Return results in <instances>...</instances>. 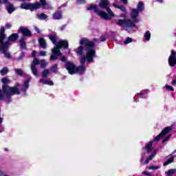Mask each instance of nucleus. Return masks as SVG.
<instances>
[{"instance_id":"nucleus-50","label":"nucleus","mask_w":176,"mask_h":176,"mask_svg":"<svg viewBox=\"0 0 176 176\" xmlns=\"http://www.w3.org/2000/svg\"><path fill=\"white\" fill-rule=\"evenodd\" d=\"M124 5H127V0H120Z\"/></svg>"},{"instance_id":"nucleus-12","label":"nucleus","mask_w":176,"mask_h":176,"mask_svg":"<svg viewBox=\"0 0 176 176\" xmlns=\"http://www.w3.org/2000/svg\"><path fill=\"white\" fill-rule=\"evenodd\" d=\"M32 78L31 76H27L24 84L21 86V91H24V93L27 91V89L30 87V80H31Z\"/></svg>"},{"instance_id":"nucleus-42","label":"nucleus","mask_w":176,"mask_h":176,"mask_svg":"<svg viewBox=\"0 0 176 176\" xmlns=\"http://www.w3.org/2000/svg\"><path fill=\"white\" fill-rule=\"evenodd\" d=\"M39 54L41 57H45L46 56V51H40Z\"/></svg>"},{"instance_id":"nucleus-24","label":"nucleus","mask_w":176,"mask_h":176,"mask_svg":"<svg viewBox=\"0 0 176 176\" xmlns=\"http://www.w3.org/2000/svg\"><path fill=\"white\" fill-rule=\"evenodd\" d=\"M151 40V32L149 30H147L144 34V38L143 41H146V42H148V41Z\"/></svg>"},{"instance_id":"nucleus-51","label":"nucleus","mask_w":176,"mask_h":176,"mask_svg":"<svg viewBox=\"0 0 176 176\" xmlns=\"http://www.w3.org/2000/svg\"><path fill=\"white\" fill-rule=\"evenodd\" d=\"M171 85H173V86H176V80H173L171 82Z\"/></svg>"},{"instance_id":"nucleus-47","label":"nucleus","mask_w":176,"mask_h":176,"mask_svg":"<svg viewBox=\"0 0 176 176\" xmlns=\"http://www.w3.org/2000/svg\"><path fill=\"white\" fill-rule=\"evenodd\" d=\"M60 61H63V63H65V61H67V57L62 56V58H60Z\"/></svg>"},{"instance_id":"nucleus-27","label":"nucleus","mask_w":176,"mask_h":176,"mask_svg":"<svg viewBox=\"0 0 176 176\" xmlns=\"http://www.w3.org/2000/svg\"><path fill=\"white\" fill-rule=\"evenodd\" d=\"M31 71L34 76H38V68H36V66L31 65Z\"/></svg>"},{"instance_id":"nucleus-48","label":"nucleus","mask_w":176,"mask_h":176,"mask_svg":"<svg viewBox=\"0 0 176 176\" xmlns=\"http://www.w3.org/2000/svg\"><path fill=\"white\" fill-rule=\"evenodd\" d=\"M24 58V54H21V56L18 58V60H23Z\"/></svg>"},{"instance_id":"nucleus-4","label":"nucleus","mask_w":176,"mask_h":176,"mask_svg":"<svg viewBox=\"0 0 176 176\" xmlns=\"http://www.w3.org/2000/svg\"><path fill=\"white\" fill-rule=\"evenodd\" d=\"M19 86L20 84H16L14 87L3 85L2 91L0 89V101H7L8 104H10L12 102V96L20 95Z\"/></svg>"},{"instance_id":"nucleus-38","label":"nucleus","mask_w":176,"mask_h":176,"mask_svg":"<svg viewBox=\"0 0 176 176\" xmlns=\"http://www.w3.org/2000/svg\"><path fill=\"white\" fill-rule=\"evenodd\" d=\"M165 87H166V90H168V91H174V87H173L168 85H166Z\"/></svg>"},{"instance_id":"nucleus-5","label":"nucleus","mask_w":176,"mask_h":176,"mask_svg":"<svg viewBox=\"0 0 176 176\" xmlns=\"http://www.w3.org/2000/svg\"><path fill=\"white\" fill-rule=\"evenodd\" d=\"M5 38H6V34H5V28L1 27L0 29V50L6 58H10L12 56L10 53L7 52L10 44L9 42H3V41H5Z\"/></svg>"},{"instance_id":"nucleus-53","label":"nucleus","mask_w":176,"mask_h":176,"mask_svg":"<svg viewBox=\"0 0 176 176\" xmlns=\"http://www.w3.org/2000/svg\"><path fill=\"white\" fill-rule=\"evenodd\" d=\"M159 3H163V0H157Z\"/></svg>"},{"instance_id":"nucleus-25","label":"nucleus","mask_w":176,"mask_h":176,"mask_svg":"<svg viewBox=\"0 0 176 176\" xmlns=\"http://www.w3.org/2000/svg\"><path fill=\"white\" fill-rule=\"evenodd\" d=\"M49 75H50V71L48 69H45L41 72V76L44 79H46Z\"/></svg>"},{"instance_id":"nucleus-20","label":"nucleus","mask_w":176,"mask_h":176,"mask_svg":"<svg viewBox=\"0 0 176 176\" xmlns=\"http://www.w3.org/2000/svg\"><path fill=\"white\" fill-rule=\"evenodd\" d=\"M18 38L19 34L13 33L8 37V41L6 42H8V43L10 45V42H15V41H17Z\"/></svg>"},{"instance_id":"nucleus-55","label":"nucleus","mask_w":176,"mask_h":176,"mask_svg":"<svg viewBox=\"0 0 176 176\" xmlns=\"http://www.w3.org/2000/svg\"><path fill=\"white\" fill-rule=\"evenodd\" d=\"M173 153H176V149L173 151Z\"/></svg>"},{"instance_id":"nucleus-45","label":"nucleus","mask_w":176,"mask_h":176,"mask_svg":"<svg viewBox=\"0 0 176 176\" xmlns=\"http://www.w3.org/2000/svg\"><path fill=\"white\" fill-rule=\"evenodd\" d=\"M34 30L36 31V32H37L38 34H41V30H39V28L36 26H34Z\"/></svg>"},{"instance_id":"nucleus-29","label":"nucleus","mask_w":176,"mask_h":176,"mask_svg":"<svg viewBox=\"0 0 176 176\" xmlns=\"http://www.w3.org/2000/svg\"><path fill=\"white\" fill-rule=\"evenodd\" d=\"M37 17L39 20H46L47 15L44 13L37 14Z\"/></svg>"},{"instance_id":"nucleus-11","label":"nucleus","mask_w":176,"mask_h":176,"mask_svg":"<svg viewBox=\"0 0 176 176\" xmlns=\"http://www.w3.org/2000/svg\"><path fill=\"white\" fill-rule=\"evenodd\" d=\"M112 5H113V8L119 9L120 10H121V12H122V13H124V14L120 16V17H124V18L127 17V15L126 14V13H127V10L124 7V6H119L115 3H113Z\"/></svg>"},{"instance_id":"nucleus-10","label":"nucleus","mask_w":176,"mask_h":176,"mask_svg":"<svg viewBox=\"0 0 176 176\" xmlns=\"http://www.w3.org/2000/svg\"><path fill=\"white\" fill-rule=\"evenodd\" d=\"M168 64L170 67H175L176 65V52L173 50H171L170 56L168 58Z\"/></svg>"},{"instance_id":"nucleus-2","label":"nucleus","mask_w":176,"mask_h":176,"mask_svg":"<svg viewBox=\"0 0 176 176\" xmlns=\"http://www.w3.org/2000/svg\"><path fill=\"white\" fill-rule=\"evenodd\" d=\"M173 130V125L166 127L157 137H155L153 141H151L145 144L144 147L142 148V155L140 158V163L142 165L149 164V162L153 160L156 155H157V151L153 149V142H157L160 138H163L164 135H166L170 131Z\"/></svg>"},{"instance_id":"nucleus-18","label":"nucleus","mask_w":176,"mask_h":176,"mask_svg":"<svg viewBox=\"0 0 176 176\" xmlns=\"http://www.w3.org/2000/svg\"><path fill=\"white\" fill-rule=\"evenodd\" d=\"M38 42L40 45V47H41V49H47V43H46V40H45V38H39L38 39Z\"/></svg>"},{"instance_id":"nucleus-3","label":"nucleus","mask_w":176,"mask_h":176,"mask_svg":"<svg viewBox=\"0 0 176 176\" xmlns=\"http://www.w3.org/2000/svg\"><path fill=\"white\" fill-rule=\"evenodd\" d=\"M140 12L135 8H133L131 12V19H116L115 23L124 30H127V28H133L135 27L137 23H140Z\"/></svg>"},{"instance_id":"nucleus-46","label":"nucleus","mask_w":176,"mask_h":176,"mask_svg":"<svg viewBox=\"0 0 176 176\" xmlns=\"http://www.w3.org/2000/svg\"><path fill=\"white\" fill-rule=\"evenodd\" d=\"M11 28H12V24H10V23H7V24L6 25V28H7V30L10 29Z\"/></svg>"},{"instance_id":"nucleus-14","label":"nucleus","mask_w":176,"mask_h":176,"mask_svg":"<svg viewBox=\"0 0 176 176\" xmlns=\"http://www.w3.org/2000/svg\"><path fill=\"white\" fill-rule=\"evenodd\" d=\"M19 32L23 34L24 36H31L32 35L31 31L28 28L23 26L19 28Z\"/></svg>"},{"instance_id":"nucleus-15","label":"nucleus","mask_w":176,"mask_h":176,"mask_svg":"<svg viewBox=\"0 0 176 176\" xmlns=\"http://www.w3.org/2000/svg\"><path fill=\"white\" fill-rule=\"evenodd\" d=\"M110 2L108 0H100V3H99V6L100 8H101L102 9H106V10L107 9L109 8V5H110Z\"/></svg>"},{"instance_id":"nucleus-33","label":"nucleus","mask_w":176,"mask_h":176,"mask_svg":"<svg viewBox=\"0 0 176 176\" xmlns=\"http://www.w3.org/2000/svg\"><path fill=\"white\" fill-rule=\"evenodd\" d=\"M0 72H1V75L3 76L6 75V74H8V72H9V69H8V67H3L1 70Z\"/></svg>"},{"instance_id":"nucleus-35","label":"nucleus","mask_w":176,"mask_h":176,"mask_svg":"<svg viewBox=\"0 0 176 176\" xmlns=\"http://www.w3.org/2000/svg\"><path fill=\"white\" fill-rule=\"evenodd\" d=\"M41 62H39V60H38L37 58H34L33 60V64H31V65H34V67H36V65H39Z\"/></svg>"},{"instance_id":"nucleus-6","label":"nucleus","mask_w":176,"mask_h":176,"mask_svg":"<svg viewBox=\"0 0 176 176\" xmlns=\"http://www.w3.org/2000/svg\"><path fill=\"white\" fill-rule=\"evenodd\" d=\"M87 10H94V13H96L98 16L107 21L111 20L112 17L115 16V14H113V12H112L111 8H109L107 9V14L105 11H100L97 8V6L94 4H91L89 7H87Z\"/></svg>"},{"instance_id":"nucleus-56","label":"nucleus","mask_w":176,"mask_h":176,"mask_svg":"<svg viewBox=\"0 0 176 176\" xmlns=\"http://www.w3.org/2000/svg\"><path fill=\"white\" fill-rule=\"evenodd\" d=\"M5 149V151H8V148H4Z\"/></svg>"},{"instance_id":"nucleus-16","label":"nucleus","mask_w":176,"mask_h":176,"mask_svg":"<svg viewBox=\"0 0 176 176\" xmlns=\"http://www.w3.org/2000/svg\"><path fill=\"white\" fill-rule=\"evenodd\" d=\"M47 36L51 42H52V43L56 45V47H57L56 43L57 39H58L57 37V34L56 32H53V34H49Z\"/></svg>"},{"instance_id":"nucleus-40","label":"nucleus","mask_w":176,"mask_h":176,"mask_svg":"<svg viewBox=\"0 0 176 176\" xmlns=\"http://www.w3.org/2000/svg\"><path fill=\"white\" fill-rule=\"evenodd\" d=\"M0 176H9L7 172H5L0 169Z\"/></svg>"},{"instance_id":"nucleus-28","label":"nucleus","mask_w":176,"mask_h":176,"mask_svg":"<svg viewBox=\"0 0 176 176\" xmlns=\"http://www.w3.org/2000/svg\"><path fill=\"white\" fill-rule=\"evenodd\" d=\"M176 169H169L166 172V176H175Z\"/></svg>"},{"instance_id":"nucleus-17","label":"nucleus","mask_w":176,"mask_h":176,"mask_svg":"<svg viewBox=\"0 0 176 176\" xmlns=\"http://www.w3.org/2000/svg\"><path fill=\"white\" fill-rule=\"evenodd\" d=\"M105 41H107V38L105 37V36L102 35L100 36V38H94V41H89V42H92V43H94L93 49H94V45H96V43H97V44L101 43V42H105Z\"/></svg>"},{"instance_id":"nucleus-44","label":"nucleus","mask_w":176,"mask_h":176,"mask_svg":"<svg viewBox=\"0 0 176 176\" xmlns=\"http://www.w3.org/2000/svg\"><path fill=\"white\" fill-rule=\"evenodd\" d=\"M1 82H3L5 84L9 83V80L7 78H2Z\"/></svg>"},{"instance_id":"nucleus-34","label":"nucleus","mask_w":176,"mask_h":176,"mask_svg":"<svg viewBox=\"0 0 176 176\" xmlns=\"http://www.w3.org/2000/svg\"><path fill=\"white\" fill-rule=\"evenodd\" d=\"M40 64L41 68H46V67L47 66V63H46V60H40Z\"/></svg>"},{"instance_id":"nucleus-9","label":"nucleus","mask_w":176,"mask_h":176,"mask_svg":"<svg viewBox=\"0 0 176 176\" xmlns=\"http://www.w3.org/2000/svg\"><path fill=\"white\" fill-rule=\"evenodd\" d=\"M65 68L68 71L70 75H74L76 74V66L72 62L67 61L65 63Z\"/></svg>"},{"instance_id":"nucleus-21","label":"nucleus","mask_w":176,"mask_h":176,"mask_svg":"<svg viewBox=\"0 0 176 176\" xmlns=\"http://www.w3.org/2000/svg\"><path fill=\"white\" fill-rule=\"evenodd\" d=\"M145 9V5L144 4V2L139 1L137 6L136 10L139 11L140 13H142Z\"/></svg>"},{"instance_id":"nucleus-26","label":"nucleus","mask_w":176,"mask_h":176,"mask_svg":"<svg viewBox=\"0 0 176 176\" xmlns=\"http://www.w3.org/2000/svg\"><path fill=\"white\" fill-rule=\"evenodd\" d=\"M58 64L56 63L54 65H52L50 68V70L52 71V72H53L54 74H57V72H58Z\"/></svg>"},{"instance_id":"nucleus-22","label":"nucleus","mask_w":176,"mask_h":176,"mask_svg":"<svg viewBox=\"0 0 176 176\" xmlns=\"http://www.w3.org/2000/svg\"><path fill=\"white\" fill-rule=\"evenodd\" d=\"M39 83H42L43 85H48L49 86H53L54 82L52 81V80H45L43 78H41L39 80Z\"/></svg>"},{"instance_id":"nucleus-7","label":"nucleus","mask_w":176,"mask_h":176,"mask_svg":"<svg viewBox=\"0 0 176 176\" xmlns=\"http://www.w3.org/2000/svg\"><path fill=\"white\" fill-rule=\"evenodd\" d=\"M68 41L60 40L56 43V47L52 50V54L50 56V60H57L59 56H63V53L60 51V49H68Z\"/></svg>"},{"instance_id":"nucleus-32","label":"nucleus","mask_w":176,"mask_h":176,"mask_svg":"<svg viewBox=\"0 0 176 176\" xmlns=\"http://www.w3.org/2000/svg\"><path fill=\"white\" fill-rule=\"evenodd\" d=\"M14 72L16 75H19V76H23L24 75V72H23V70L21 69H15Z\"/></svg>"},{"instance_id":"nucleus-43","label":"nucleus","mask_w":176,"mask_h":176,"mask_svg":"<svg viewBox=\"0 0 176 176\" xmlns=\"http://www.w3.org/2000/svg\"><path fill=\"white\" fill-rule=\"evenodd\" d=\"M77 3L82 5V3H86V0H77Z\"/></svg>"},{"instance_id":"nucleus-41","label":"nucleus","mask_w":176,"mask_h":176,"mask_svg":"<svg viewBox=\"0 0 176 176\" xmlns=\"http://www.w3.org/2000/svg\"><path fill=\"white\" fill-rule=\"evenodd\" d=\"M171 135L167 136L163 140H162V144H164V142H167V141H168V140H170Z\"/></svg>"},{"instance_id":"nucleus-13","label":"nucleus","mask_w":176,"mask_h":176,"mask_svg":"<svg viewBox=\"0 0 176 176\" xmlns=\"http://www.w3.org/2000/svg\"><path fill=\"white\" fill-rule=\"evenodd\" d=\"M3 3H5V5H6V8H7L8 12L10 14H12V12L16 10L14 7L13 6V4L8 3V0H3Z\"/></svg>"},{"instance_id":"nucleus-23","label":"nucleus","mask_w":176,"mask_h":176,"mask_svg":"<svg viewBox=\"0 0 176 176\" xmlns=\"http://www.w3.org/2000/svg\"><path fill=\"white\" fill-rule=\"evenodd\" d=\"M53 19H54V20H61V19H63V13L60 11L56 12L53 14Z\"/></svg>"},{"instance_id":"nucleus-1","label":"nucleus","mask_w":176,"mask_h":176,"mask_svg":"<svg viewBox=\"0 0 176 176\" xmlns=\"http://www.w3.org/2000/svg\"><path fill=\"white\" fill-rule=\"evenodd\" d=\"M80 45H85V47L79 46L74 50L76 54L82 56L80 58L81 65L78 67H76V74L78 72L80 75H82V74H85V71H86V67H85L86 60L88 64L94 63V58H96V50L93 48L94 47V43L89 41V39L86 38H82L80 40Z\"/></svg>"},{"instance_id":"nucleus-54","label":"nucleus","mask_w":176,"mask_h":176,"mask_svg":"<svg viewBox=\"0 0 176 176\" xmlns=\"http://www.w3.org/2000/svg\"><path fill=\"white\" fill-rule=\"evenodd\" d=\"M133 98H134V100H133L134 102H138V100H135V97H133Z\"/></svg>"},{"instance_id":"nucleus-8","label":"nucleus","mask_w":176,"mask_h":176,"mask_svg":"<svg viewBox=\"0 0 176 176\" xmlns=\"http://www.w3.org/2000/svg\"><path fill=\"white\" fill-rule=\"evenodd\" d=\"M21 9H25L26 10H36V9H39L42 8V9H49L50 8V5L46 2V0H40V2H37L35 3H26L21 4Z\"/></svg>"},{"instance_id":"nucleus-19","label":"nucleus","mask_w":176,"mask_h":176,"mask_svg":"<svg viewBox=\"0 0 176 176\" xmlns=\"http://www.w3.org/2000/svg\"><path fill=\"white\" fill-rule=\"evenodd\" d=\"M148 89H144L140 93H138V97L139 98H148Z\"/></svg>"},{"instance_id":"nucleus-37","label":"nucleus","mask_w":176,"mask_h":176,"mask_svg":"<svg viewBox=\"0 0 176 176\" xmlns=\"http://www.w3.org/2000/svg\"><path fill=\"white\" fill-rule=\"evenodd\" d=\"M131 42H133V38L128 37L126 38V39L124 41V43L125 45H128V43H131Z\"/></svg>"},{"instance_id":"nucleus-31","label":"nucleus","mask_w":176,"mask_h":176,"mask_svg":"<svg viewBox=\"0 0 176 176\" xmlns=\"http://www.w3.org/2000/svg\"><path fill=\"white\" fill-rule=\"evenodd\" d=\"M174 157H175V156H173L170 159H168L165 163L164 164V166H168V164H171V163H173L174 162Z\"/></svg>"},{"instance_id":"nucleus-36","label":"nucleus","mask_w":176,"mask_h":176,"mask_svg":"<svg viewBox=\"0 0 176 176\" xmlns=\"http://www.w3.org/2000/svg\"><path fill=\"white\" fill-rule=\"evenodd\" d=\"M159 168H160V166L157 165V166H151L148 167V170H159Z\"/></svg>"},{"instance_id":"nucleus-52","label":"nucleus","mask_w":176,"mask_h":176,"mask_svg":"<svg viewBox=\"0 0 176 176\" xmlns=\"http://www.w3.org/2000/svg\"><path fill=\"white\" fill-rule=\"evenodd\" d=\"M32 56H33L34 57H35V56H36V51H33L32 52Z\"/></svg>"},{"instance_id":"nucleus-49","label":"nucleus","mask_w":176,"mask_h":176,"mask_svg":"<svg viewBox=\"0 0 176 176\" xmlns=\"http://www.w3.org/2000/svg\"><path fill=\"white\" fill-rule=\"evenodd\" d=\"M67 27L66 25H63L61 28H60V31H64L65 30V28Z\"/></svg>"},{"instance_id":"nucleus-39","label":"nucleus","mask_w":176,"mask_h":176,"mask_svg":"<svg viewBox=\"0 0 176 176\" xmlns=\"http://www.w3.org/2000/svg\"><path fill=\"white\" fill-rule=\"evenodd\" d=\"M3 122V118H1L0 116V124L1 123H2ZM4 129H3V126H2L1 125H0V133H3Z\"/></svg>"},{"instance_id":"nucleus-30","label":"nucleus","mask_w":176,"mask_h":176,"mask_svg":"<svg viewBox=\"0 0 176 176\" xmlns=\"http://www.w3.org/2000/svg\"><path fill=\"white\" fill-rule=\"evenodd\" d=\"M20 46L21 49H25V39L22 37L19 41Z\"/></svg>"}]
</instances>
